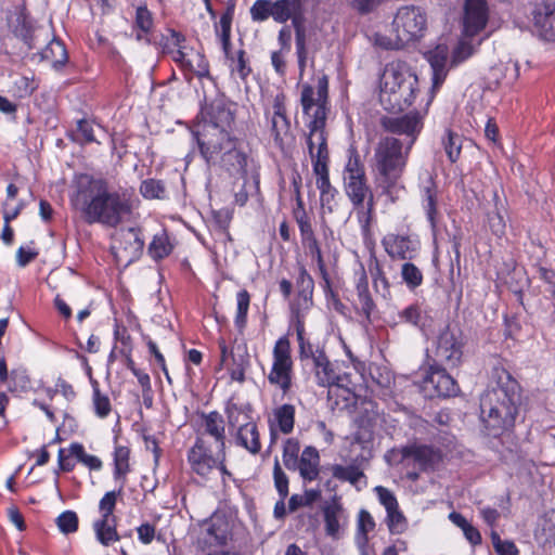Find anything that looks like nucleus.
<instances>
[{"mask_svg":"<svg viewBox=\"0 0 555 555\" xmlns=\"http://www.w3.org/2000/svg\"><path fill=\"white\" fill-rule=\"evenodd\" d=\"M327 96L328 79L325 75L318 79L315 89L308 83L301 88L300 103L302 112L309 117L306 144L320 195L324 192L337 190L330 181V152L325 131Z\"/></svg>","mask_w":555,"mask_h":555,"instance_id":"nucleus-1","label":"nucleus"},{"mask_svg":"<svg viewBox=\"0 0 555 555\" xmlns=\"http://www.w3.org/2000/svg\"><path fill=\"white\" fill-rule=\"evenodd\" d=\"M492 378L495 386L481 396L480 412L488 434L496 437L514 427L520 405V389L503 366L493 367Z\"/></svg>","mask_w":555,"mask_h":555,"instance_id":"nucleus-2","label":"nucleus"},{"mask_svg":"<svg viewBox=\"0 0 555 555\" xmlns=\"http://www.w3.org/2000/svg\"><path fill=\"white\" fill-rule=\"evenodd\" d=\"M344 191L350 201L361 234L366 241L371 237V224L374 218V194L367 183L365 168L356 146L347 150V162L343 170Z\"/></svg>","mask_w":555,"mask_h":555,"instance_id":"nucleus-3","label":"nucleus"},{"mask_svg":"<svg viewBox=\"0 0 555 555\" xmlns=\"http://www.w3.org/2000/svg\"><path fill=\"white\" fill-rule=\"evenodd\" d=\"M417 77L402 61H392L385 66L380 77L379 101L385 109L402 111L415 99Z\"/></svg>","mask_w":555,"mask_h":555,"instance_id":"nucleus-4","label":"nucleus"},{"mask_svg":"<svg viewBox=\"0 0 555 555\" xmlns=\"http://www.w3.org/2000/svg\"><path fill=\"white\" fill-rule=\"evenodd\" d=\"M235 105L222 98L206 103L199 113L197 129L193 132L198 149L221 141L233 134Z\"/></svg>","mask_w":555,"mask_h":555,"instance_id":"nucleus-5","label":"nucleus"},{"mask_svg":"<svg viewBox=\"0 0 555 555\" xmlns=\"http://www.w3.org/2000/svg\"><path fill=\"white\" fill-rule=\"evenodd\" d=\"M412 146V140L402 142L390 135L378 140L373 162L377 177L386 189L392 188L402 177Z\"/></svg>","mask_w":555,"mask_h":555,"instance_id":"nucleus-6","label":"nucleus"},{"mask_svg":"<svg viewBox=\"0 0 555 555\" xmlns=\"http://www.w3.org/2000/svg\"><path fill=\"white\" fill-rule=\"evenodd\" d=\"M201 156L208 166L220 165L232 176H247L253 164L244 142L235 135L199 149Z\"/></svg>","mask_w":555,"mask_h":555,"instance_id":"nucleus-7","label":"nucleus"},{"mask_svg":"<svg viewBox=\"0 0 555 555\" xmlns=\"http://www.w3.org/2000/svg\"><path fill=\"white\" fill-rule=\"evenodd\" d=\"M74 205L79 208L88 223H104V181L82 175L77 181Z\"/></svg>","mask_w":555,"mask_h":555,"instance_id":"nucleus-8","label":"nucleus"},{"mask_svg":"<svg viewBox=\"0 0 555 555\" xmlns=\"http://www.w3.org/2000/svg\"><path fill=\"white\" fill-rule=\"evenodd\" d=\"M302 15V3L299 2V0L272 1V18L278 23H285L288 20H292L295 27L296 55L300 76L304 75L308 60L306 31L301 26Z\"/></svg>","mask_w":555,"mask_h":555,"instance_id":"nucleus-9","label":"nucleus"},{"mask_svg":"<svg viewBox=\"0 0 555 555\" xmlns=\"http://www.w3.org/2000/svg\"><path fill=\"white\" fill-rule=\"evenodd\" d=\"M270 385L287 395L293 387L294 360L288 335L278 338L272 349V364L267 375Z\"/></svg>","mask_w":555,"mask_h":555,"instance_id":"nucleus-10","label":"nucleus"},{"mask_svg":"<svg viewBox=\"0 0 555 555\" xmlns=\"http://www.w3.org/2000/svg\"><path fill=\"white\" fill-rule=\"evenodd\" d=\"M293 215L299 229L301 244L307 249L308 255L317 262L319 273L322 278L321 286L325 294L328 292L332 293L330 274L325 266L323 253L313 231L312 217L304 208V203L300 198L297 201V206L294 208Z\"/></svg>","mask_w":555,"mask_h":555,"instance_id":"nucleus-11","label":"nucleus"},{"mask_svg":"<svg viewBox=\"0 0 555 555\" xmlns=\"http://www.w3.org/2000/svg\"><path fill=\"white\" fill-rule=\"evenodd\" d=\"M392 26L399 41L405 46L424 37L427 30V15L420 7L403 5L398 9Z\"/></svg>","mask_w":555,"mask_h":555,"instance_id":"nucleus-12","label":"nucleus"},{"mask_svg":"<svg viewBox=\"0 0 555 555\" xmlns=\"http://www.w3.org/2000/svg\"><path fill=\"white\" fill-rule=\"evenodd\" d=\"M229 426L237 428L235 442L237 446L247 450L250 454H258L261 450V442L258 427L251 421L246 410L236 404H230L227 408Z\"/></svg>","mask_w":555,"mask_h":555,"instance_id":"nucleus-13","label":"nucleus"},{"mask_svg":"<svg viewBox=\"0 0 555 555\" xmlns=\"http://www.w3.org/2000/svg\"><path fill=\"white\" fill-rule=\"evenodd\" d=\"M143 247L144 240L139 229H119L111 234L109 250L118 264L127 266L138 259Z\"/></svg>","mask_w":555,"mask_h":555,"instance_id":"nucleus-14","label":"nucleus"},{"mask_svg":"<svg viewBox=\"0 0 555 555\" xmlns=\"http://www.w3.org/2000/svg\"><path fill=\"white\" fill-rule=\"evenodd\" d=\"M446 366L430 365L421 382V390L428 398H449L459 392L455 379L447 372Z\"/></svg>","mask_w":555,"mask_h":555,"instance_id":"nucleus-15","label":"nucleus"},{"mask_svg":"<svg viewBox=\"0 0 555 555\" xmlns=\"http://www.w3.org/2000/svg\"><path fill=\"white\" fill-rule=\"evenodd\" d=\"M171 41L177 47V50L171 51L172 59L182 69L197 76L199 79H210L209 64L203 53L193 49L186 51L182 44L184 37L179 33L172 31Z\"/></svg>","mask_w":555,"mask_h":555,"instance_id":"nucleus-16","label":"nucleus"},{"mask_svg":"<svg viewBox=\"0 0 555 555\" xmlns=\"http://www.w3.org/2000/svg\"><path fill=\"white\" fill-rule=\"evenodd\" d=\"M264 115L270 124V134L275 145L283 151L292 140L291 122L286 116L285 95L283 93H278L274 96L271 108L267 109Z\"/></svg>","mask_w":555,"mask_h":555,"instance_id":"nucleus-17","label":"nucleus"},{"mask_svg":"<svg viewBox=\"0 0 555 555\" xmlns=\"http://www.w3.org/2000/svg\"><path fill=\"white\" fill-rule=\"evenodd\" d=\"M489 5L487 0H465L463 16H462V31L465 36L481 37L487 31L489 22Z\"/></svg>","mask_w":555,"mask_h":555,"instance_id":"nucleus-18","label":"nucleus"},{"mask_svg":"<svg viewBox=\"0 0 555 555\" xmlns=\"http://www.w3.org/2000/svg\"><path fill=\"white\" fill-rule=\"evenodd\" d=\"M463 348L464 341L461 334L447 327L438 336L436 360L446 367H457L463 360Z\"/></svg>","mask_w":555,"mask_h":555,"instance_id":"nucleus-19","label":"nucleus"},{"mask_svg":"<svg viewBox=\"0 0 555 555\" xmlns=\"http://www.w3.org/2000/svg\"><path fill=\"white\" fill-rule=\"evenodd\" d=\"M132 343L128 331L124 326L116 325L114 331V345L109 353L111 360L121 359L128 367L132 371L138 379V383L143 389H151V379L149 374L134 367L131 360Z\"/></svg>","mask_w":555,"mask_h":555,"instance_id":"nucleus-20","label":"nucleus"},{"mask_svg":"<svg viewBox=\"0 0 555 555\" xmlns=\"http://www.w3.org/2000/svg\"><path fill=\"white\" fill-rule=\"evenodd\" d=\"M380 126L387 132L405 135L403 142L412 140L414 144L423 129V121L418 113H409L402 116H385L380 119Z\"/></svg>","mask_w":555,"mask_h":555,"instance_id":"nucleus-21","label":"nucleus"},{"mask_svg":"<svg viewBox=\"0 0 555 555\" xmlns=\"http://www.w3.org/2000/svg\"><path fill=\"white\" fill-rule=\"evenodd\" d=\"M382 245L391 259L411 260L420 250V241L412 235L388 233Z\"/></svg>","mask_w":555,"mask_h":555,"instance_id":"nucleus-22","label":"nucleus"},{"mask_svg":"<svg viewBox=\"0 0 555 555\" xmlns=\"http://www.w3.org/2000/svg\"><path fill=\"white\" fill-rule=\"evenodd\" d=\"M132 191L106 192V225L128 220L132 212Z\"/></svg>","mask_w":555,"mask_h":555,"instance_id":"nucleus-23","label":"nucleus"},{"mask_svg":"<svg viewBox=\"0 0 555 555\" xmlns=\"http://www.w3.org/2000/svg\"><path fill=\"white\" fill-rule=\"evenodd\" d=\"M188 462L193 473L201 477H208L217 467L218 457H215L203 437H197L194 446L188 452Z\"/></svg>","mask_w":555,"mask_h":555,"instance_id":"nucleus-24","label":"nucleus"},{"mask_svg":"<svg viewBox=\"0 0 555 555\" xmlns=\"http://www.w3.org/2000/svg\"><path fill=\"white\" fill-rule=\"evenodd\" d=\"M314 281L305 267L299 268L296 279V297L292 302V312L294 319L305 318L306 312L311 308L313 301Z\"/></svg>","mask_w":555,"mask_h":555,"instance_id":"nucleus-25","label":"nucleus"},{"mask_svg":"<svg viewBox=\"0 0 555 555\" xmlns=\"http://www.w3.org/2000/svg\"><path fill=\"white\" fill-rule=\"evenodd\" d=\"M312 373L314 380L320 387H344L347 380L346 374H340L335 364L328 359L326 353L318 356L312 363Z\"/></svg>","mask_w":555,"mask_h":555,"instance_id":"nucleus-26","label":"nucleus"},{"mask_svg":"<svg viewBox=\"0 0 555 555\" xmlns=\"http://www.w3.org/2000/svg\"><path fill=\"white\" fill-rule=\"evenodd\" d=\"M295 406L284 403L272 411V417L269 420L271 444L278 440V434L288 435L293 431L295 425Z\"/></svg>","mask_w":555,"mask_h":555,"instance_id":"nucleus-27","label":"nucleus"},{"mask_svg":"<svg viewBox=\"0 0 555 555\" xmlns=\"http://www.w3.org/2000/svg\"><path fill=\"white\" fill-rule=\"evenodd\" d=\"M533 26L546 41H555V4L541 3L532 12Z\"/></svg>","mask_w":555,"mask_h":555,"instance_id":"nucleus-28","label":"nucleus"},{"mask_svg":"<svg viewBox=\"0 0 555 555\" xmlns=\"http://www.w3.org/2000/svg\"><path fill=\"white\" fill-rule=\"evenodd\" d=\"M448 47L444 44L437 46L434 50L426 54V59L430 64L433 70V87L431 98L436 91L441 87L447 77V60H448Z\"/></svg>","mask_w":555,"mask_h":555,"instance_id":"nucleus-29","label":"nucleus"},{"mask_svg":"<svg viewBox=\"0 0 555 555\" xmlns=\"http://www.w3.org/2000/svg\"><path fill=\"white\" fill-rule=\"evenodd\" d=\"M294 326L296 331V339L298 344V357L301 362L315 361L317 357L325 353L324 349L320 346H314L306 335L305 318L300 315L294 319Z\"/></svg>","mask_w":555,"mask_h":555,"instance_id":"nucleus-30","label":"nucleus"},{"mask_svg":"<svg viewBox=\"0 0 555 555\" xmlns=\"http://www.w3.org/2000/svg\"><path fill=\"white\" fill-rule=\"evenodd\" d=\"M210 436L216 442L217 450L223 453L225 448V428L224 421L220 413L217 411L209 412L203 415V434ZM224 456V454H222Z\"/></svg>","mask_w":555,"mask_h":555,"instance_id":"nucleus-31","label":"nucleus"},{"mask_svg":"<svg viewBox=\"0 0 555 555\" xmlns=\"http://www.w3.org/2000/svg\"><path fill=\"white\" fill-rule=\"evenodd\" d=\"M422 207L431 230L435 232L439 212L437 208V186L431 176H428L427 180L422 185Z\"/></svg>","mask_w":555,"mask_h":555,"instance_id":"nucleus-32","label":"nucleus"},{"mask_svg":"<svg viewBox=\"0 0 555 555\" xmlns=\"http://www.w3.org/2000/svg\"><path fill=\"white\" fill-rule=\"evenodd\" d=\"M203 542L208 546L224 545L228 540L227 522L219 518L205 520L201 525Z\"/></svg>","mask_w":555,"mask_h":555,"instance_id":"nucleus-33","label":"nucleus"},{"mask_svg":"<svg viewBox=\"0 0 555 555\" xmlns=\"http://www.w3.org/2000/svg\"><path fill=\"white\" fill-rule=\"evenodd\" d=\"M490 37V34H485L481 37L477 36H465L463 31L461 33V38L459 39L457 44L452 51L451 63L452 65H459L466 60H468L472 55H474L480 44Z\"/></svg>","mask_w":555,"mask_h":555,"instance_id":"nucleus-34","label":"nucleus"},{"mask_svg":"<svg viewBox=\"0 0 555 555\" xmlns=\"http://www.w3.org/2000/svg\"><path fill=\"white\" fill-rule=\"evenodd\" d=\"M356 293L361 313L365 317L367 321H371L372 313L376 310V305L371 295L369 287V279L363 268L358 273L356 282Z\"/></svg>","mask_w":555,"mask_h":555,"instance_id":"nucleus-35","label":"nucleus"},{"mask_svg":"<svg viewBox=\"0 0 555 555\" xmlns=\"http://www.w3.org/2000/svg\"><path fill=\"white\" fill-rule=\"evenodd\" d=\"M320 455L314 447H306L297 462L300 476L306 481H312L319 476Z\"/></svg>","mask_w":555,"mask_h":555,"instance_id":"nucleus-36","label":"nucleus"},{"mask_svg":"<svg viewBox=\"0 0 555 555\" xmlns=\"http://www.w3.org/2000/svg\"><path fill=\"white\" fill-rule=\"evenodd\" d=\"M409 455L420 470L434 469L441 461L439 450L428 446H415L409 451Z\"/></svg>","mask_w":555,"mask_h":555,"instance_id":"nucleus-37","label":"nucleus"},{"mask_svg":"<svg viewBox=\"0 0 555 555\" xmlns=\"http://www.w3.org/2000/svg\"><path fill=\"white\" fill-rule=\"evenodd\" d=\"M130 450L127 447H116L113 454V477L119 492L122 491L126 482L127 475L130 472Z\"/></svg>","mask_w":555,"mask_h":555,"instance_id":"nucleus-38","label":"nucleus"},{"mask_svg":"<svg viewBox=\"0 0 555 555\" xmlns=\"http://www.w3.org/2000/svg\"><path fill=\"white\" fill-rule=\"evenodd\" d=\"M42 61L51 63L54 69H61L68 61L67 50L65 44L56 38H53L44 49L40 52Z\"/></svg>","mask_w":555,"mask_h":555,"instance_id":"nucleus-39","label":"nucleus"},{"mask_svg":"<svg viewBox=\"0 0 555 555\" xmlns=\"http://www.w3.org/2000/svg\"><path fill=\"white\" fill-rule=\"evenodd\" d=\"M367 268L375 292L383 298H388L390 296V283L375 255H371Z\"/></svg>","mask_w":555,"mask_h":555,"instance_id":"nucleus-40","label":"nucleus"},{"mask_svg":"<svg viewBox=\"0 0 555 555\" xmlns=\"http://www.w3.org/2000/svg\"><path fill=\"white\" fill-rule=\"evenodd\" d=\"M14 35L22 39L29 50L37 48L36 41L38 35L36 34L33 21L26 15L22 14L17 16L16 24L14 26Z\"/></svg>","mask_w":555,"mask_h":555,"instance_id":"nucleus-41","label":"nucleus"},{"mask_svg":"<svg viewBox=\"0 0 555 555\" xmlns=\"http://www.w3.org/2000/svg\"><path fill=\"white\" fill-rule=\"evenodd\" d=\"M343 514L341 505L333 501L331 504L326 505L323 509L324 522H325V532L328 537L333 539L339 538L340 524L339 518Z\"/></svg>","mask_w":555,"mask_h":555,"instance_id":"nucleus-42","label":"nucleus"},{"mask_svg":"<svg viewBox=\"0 0 555 555\" xmlns=\"http://www.w3.org/2000/svg\"><path fill=\"white\" fill-rule=\"evenodd\" d=\"M250 295L246 289H241L236 294V313L234 318V325L240 333L246 327L247 314L249 310Z\"/></svg>","mask_w":555,"mask_h":555,"instance_id":"nucleus-43","label":"nucleus"},{"mask_svg":"<svg viewBox=\"0 0 555 555\" xmlns=\"http://www.w3.org/2000/svg\"><path fill=\"white\" fill-rule=\"evenodd\" d=\"M172 250V245L169 242V237L165 231L154 235L152 242L149 245V255L154 260H160L167 257Z\"/></svg>","mask_w":555,"mask_h":555,"instance_id":"nucleus-44","label":"nucleus"},{"mask_svg":"<svg viewBox=\"0 0 555 555\" xmlns=\"http://www.w3.org/2000/svg\"><path fill=\"white\" fill-rule=\"evenodd\" d=\"M140 193L146 199H165L167 190L165 182L154 178L145 179L140 184Z\"/></svg>","mask_w":555,"mask_h":555,"instance_id":"nucleus-45","label":"nucleus"},{"mask_svg":"<svg viewBox=\"0 0 555 555\" xmlns=\"http://www.w3.org/2000/svg\"><path fill=\"white\" fill-rule=\"evenodd\" d=\"M401 279L409 291H415L423 284V272L412 262H404L401 266Z\"/></svg>","mask_w":555,"mask_h":555,"instance_id":"nucleus-46","label":"nucleus"},{"mask_svg":"<svg viewBox=\"0 0 555 555\" xmlns=\"http://www.w3.org/2000/svg\"><path fill=\"white\" fill-rule=\"evenodd\" d=\"M333 477L340 481H348L353 486L364 478L363 472L356 465L343 466L336 464L332 467Z\"/></svg>","mask_w":555,"mask_h":555,"instance_id":"nucleus-47","label":"nucleus"},{"mask_svg":"<svg viewBox=\"0 0 555 555\" xmlns=\"http://www.w3.org/2000/svg\"><path fill=\"white\" fill-rule=\"evenodd\" d=\"M442 145L450 162L455 163L459 159L462 150L461 137L456 132L447 129L446 134L442 138Z\"/></svg>","mask_w":555,"mask_h":555,"instance_id":"nucleus-48","label":"nucleus"},{"mask_svg":"<svg viewBox=\"0 0 555 555\" xmlns=\"http://www.w3.org/2000/svg\"><path fill=\"white\" fill-rule=\"evenodd\" d=\"M245 54L244 50H238L236 56H232L229 60L231 62L230 69L232 77L240 78L242 81H245L251 73V68L247 63Z\"/></svg>","mask_w":555,"mask_h":555,"instance_id":"nucleus-49","label":"nucleus"},{"mask_svg":"<svg viewBox=\"0 0 555 555\" xmlns=\"http://www.w3.org/2000/svg\"><path fill=\"white\" fill-rule=\"evenodd\" d=\"M135 27L139 30L137 33V38L139 40L145 39L146 35L153 28V17L152 13L147 10L146 7H139L135 12Z\"/></svg>","mask_w":555,"mask_h":555,"instance_id":"nucleus-50","label":"nucleus"},{"mask_svg":"<svg viewBox=\"0 0 555 555\" xmlns=\"http://www.w3.org/2000/svg\"><path fill=\"white\" fill-rule=\"evenodd\" d=\"M299 442L297 439L289 438L283 446V463L288 469H296L299 453Z\"/></svg>","mask_w":555,"mask_h":555,"instance_id":"nucleus-51","label":"nucleus"},{"mask_svg":"<svg viewBox=\"0 0 555 555\" xmlns=\"http://www.w3.org/2000/svg\"><path fill=\"white\" fill-rule=\"evenodd\" d=\"M386 514V524L392 534H400L406 529L408 521L399 506Z\"/></svg>","mask_w":555,"mask_h":555,"instance_id":"nucleus-52","label":"nucleus"},{"mask_svg":"<svg viewBox=\"0 0 555 555\" xmlns=\"http://www.w3.org/2000/svg\"><path fill=\"white\" fill-rule=\"evenodd\" d=\"M55 521L60 531L64 534L74 533L78 530V516L73 511H65L61 513Z\"/></svg>","mask_w":555,"mask_h":555,"instance_id":"nucleus-53","label":"nucleus"},{"mask_svg":"<svg viewBox=\"0 0 555 555\" xmlns=\"http://www.w3.org/2000/svg\"><path fill=\"white\" fill-rule=\"evenodd\" d=\"M399 320L413 326H421L423 309L420 304H412L398 313Z\"/></svg>","mask_w":555,"mask_h":555,"instance_id":"nucleus-54","label":"nucleus"},{"mask_svg":"<svg viewBox=\"0 0 555 555\" xmlns=\"http://www.w3.org/2000/svg\"><path fill=\"white\" fill-rule=\"evenodd\" d=\"M72 138L80 144L94 142L95 138L92 125L86 119H80L77 122V129L73 132Z\"/></svg>","mask_w":555,"mask_h":555,"instance_id":"nucleus-55","label":"nucleus"},{"mask_svg":"<svg viewBox=\"0 0 555 555\" xmlns=\"http://www.w3.org/2000/svg\"><path fill=\"white\" fill-rule=\"evenodd\" d=\"M250 16L254 22H263L272 17V0H256L250 8Z\"/></svg>","mask_w":555,"mask_h":555,"instance_id":"nucleus-56","label":"nucleus"},{"mask_svg":"<svg viewBox=\"0 0 555 555\" xmlns=\"http://www.w3.org/2000/svg\"><path fill=\"white\" fill-rule=\"evenodd\" d=\"M273 479L276 491L280 498L285 499L288 495V478L282 469L278 457L274 461Z\"/></svg>","mask_w":555,"mask_h":555,"instance_id":"nucleus-57","label":"nucleus"},{"mask_svg":"<svg viewBox=\"0 0 555 555\" xmlns=\"http://www.w3.org/2000/svg\"><path fill=\"white\" fill-rule=\"evenodd\" d=\"M491 540L498 555H518L519 551L514 542L501 540L500 535L492 531Z\"/></svg>","mask_w":555,"mask_h":555,"instance_id":"nucleus-58","label":"nucleus"},{"mask_svg":"<svg viewBox=\"0 0 555 555\" xmlns=\"http://www.w3.org/2000/svg\"><path fill=\"white\" fill-rule=\"evenodd\" d=\"M375 528V521L372 515L365 511L361 509L358 517V528L356 538H369V532L373 531Z\"/></svg>","mask_w":555,"mask_h":555,"instance_id":"nucleus-59","label":"nucleus"},{"mask_svg":"<svg viewBox=\"0 0 555 555\" xmlns=\"http://www.w3.org/2000/svg\"><path fill=\"white\" fill-rule=\"evenodd\" d=\"M374 46L379 47L384 50H398L404 47L402 41H399L398 35L395 38H390L387 35L375 33L372 36Z\"/></svg>","mask_w":555,"mask_h":555,"instance_id":"nucleus-60","label":"nucleus"},{"mask_svg":"<svg viewBox=\"0 0 555 555\" xmlns=\"http://www.w3.org/2000/svg\"><path fill=\"white\" fill-rule=\"evenodd\" d=\"M374 491L378 498L379 503L385 507L386 513L399 506L397 498L389 489L383 486H377L374 488Z\"/></svg>","mask_w":555,"mask_h":555,"instance_id":"nucleus-61","label":"nucleus"},{"mask_svg":"<svg viewBox=\"0 0 555 555\" xmlns=\"http://www.w3.org/2000/svg\"><path fill=\"white\" fill-rule=\"evenodd\" d=\"M350 7L359 14L365 15L375 11L387 0H348Z\"/></svg>","mask_w":555,"mask_h":555,"instance_id":"nucleus-62","label":"nucleus"},{"mask_svg":"<svg viewBox=\"0 0 555 555\" xmlns=\"http://www.w3.org/2000/svg\"><path fill=\"white\" fill-rule=\"evenodd\" d=\"M87 374L93 387L95 412L100 417H104V397L101 395L100 383L92 377L90 366H87Z\"/></svg>","mask_w":555,"mask_h":555,"instance_id":"nucleus-63","label":"nucleus"},{"mask_svg":"<svg viewBox=\"0 0 555 555\" xmlns=\"http://www.w3.org/2000/svg\"><path fill=\"white\" fill-rule=\"evenodd\" d=\"M138 540L142 544H150L156 534L155 526L150 522H144L137 528Z\"/></svg>","mask_w":555,"mask_h":555,"instance_id":"nucleus-64","label":"nucleus"}]
</instances>
